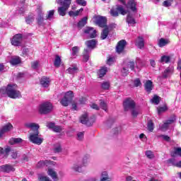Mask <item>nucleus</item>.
<instances>
[{
    "instance_id": "49",
    "label": "nucleus",
    "mask_w": 181,
    "mask_h": 181,
    "mask_svg": "<svg viewBox=\"0 0 181 181\" xmlns=\"http://www.w3.org/2000/svg\"><path fill=\"white\" fill-rule=\"evenodd\" d=\"M110 86V82L105 81V82L102 83L101 88H103V90H109Z\"/></svg>"
},
{
    "instance_id": "61",
    "label": "nucleus",
    "mask_w": 181,
    "mask_h": 181,
    "mask_svg": "<svg viewBox=\"0 0 181 181\" xmlns=\"http://www.w3.org/2000/svg\"><path fill=\"white\" fill-rule=\"evenodd\" d=\"M134 83L135 87H141V86H142V83H141V80H139V78L135 79Z\"/></svg>"
},
{
    "instance_id": "50",
    "label": "nucleus",
    "mask_w": 181,
    "mask_h": 181,
    "mask_svg": "<svg viewBox=\"0 0 181 181\" xmlns=\"http://www.w3.org/2000/svg\"><path fill=\"white\" fill-rule=\"evenodd\" d=\"M127 74H129V69H128L127 66H123L122 69V76H123V77H127Z\"/></svg>"
},
{
    "instance_id": "34",
    "label": "nucleus",
    "mask_w": 181,
    "mask_h": 181,
    "mask_svg": "<svg viewBox=\"0 0 181 181\" xmlns=\"http://www.w3.org/2000/svg\"><path fill=\"white\" fill-rule=\"evenodd\" d=\"M130 111H131V114H132V116L133 117V118H136V117H138V115H139V112H140L139 108L136 107V106H135Z\"/></svg>"
},
{
    "instance_id": "57",
    "label": "nucleus",
    "mask_w": 181,
    "mask_h": 181,
    "mask_svg": "<svg viewBox=\"0 0 181 181\" xmlns=\"http://www.w3.org/2000/svg\"><path fill=\"white\" fill-rule=\"evenodd\" d=\"M100 106L102 108V110H104V111H107V103L104 102L103 100L100 101Z\"/></svg>"
},
{
    "instance_id": "56",
    "label": "nucleus",
    "mask_w": 181,
    "mask_h": 181,
    "mask_svg": "<svg viewBox=\"0 0 181 181\" xmlns=\"http://www.w3.org/2000/svg\"><path fill=\"white\" fill-rule=\"evenodd\" d=\"M33 21H35L34 17L28 16L25 18V22H26V23H28V25H30V23H32L33 22Z\"/></svg>"
},
{
    "instance_id": "48",
    "label": "nucleus",
    "mask_w": 181,
    "mask_h": 181,
    "mask_svg": "<svg viewBox=\"0 0 181 181\" xmlns=\"http://www.w3.org/2000/svg\"><path fill=\"white\" fill-rule=\"evenodd\" d=\"M116 9L117 12H119V13H121V15H127V11L124 9V7L122 6H118Z\"/></svg>"
},
{
    "instance_id": "63",
    "label": "nucleus",
    "mask_w": 181,
    "mask_h": 181,
    "mask_svg": "<svg viewBox=\"0 0 181 181\" xmlns=\"http://www.w3.org/2000/svg\"><path fill=\"white\" fill-rule=\"evenodd\" d=\"M46 163H47V160H45V161H40V162L37 164V168H43V166H45V165H46Z\"/></svg>"
},
{
    "instance_id": "40",
    "label": "nucleus",
    "mask_w": 181,
    "mask_h": 181,
    "mask_svg": "<svg viewBox=\"0 0 181 181\" xmlns=\"http://www.w3.org/2000/svg\"><path fill=\"white\" fill-rule=\"evenodd\" d=\"M9 152H11V147L7 146V148L4 150V148L0 147V155H3V153H6V156H8Z\"/></svg>"
},
{
    "instance_id": "17",
    "label": "nucleus",
    "mask_w": 181,
    "mask_h": 181,
    "mask_svg": "<svg viewBox=\"0 0 181 181\" xmlns=\"http://www.w3.org/2000/svg\"><path fill=\"white\" fill-rule=\"evenodd\" d=\"M50 81H51L50 78L44 76V77L41 78V79L40 81V84L44 88H47L49 87V86H50Z\"/></svg>"
},
{
    "instance_id": "15",
    "label": "nucleus",
    "mask_w": 181,
    "mask_h": 181,
    "mask_svg": "<svg viewBox=\"0 0 181 181\" xmlns=\"http://www.w3.org/2000/svg\"><path fill=\"white\" fill-rule=\"evenodd\" d=\"M37 22L38 25H43V21H45V18H43V12L42 11V6H38L37 8Z\"/></svg>"
},
{
    "instance_id": "6",
    "label": "nucleus",
    "mask_w": 181,
    "mask_h": 181,
    "mask_svg": "<svg viewBox=\"0 0 181 181\" xmlns=\"http://www.w3.org/2000/svg\"><path fill=\"white\" fill-rule=\"evenodd\" d=\"M71 4V0H64L62 4V6L58 8V13L60 16H66L67 9L70 8Z\"/></svg>"
},
{
    "instance_id": "62",
    "label": "nucleus",
    "mask_w": 181,
    "mask_h": 181,
    "mask_svg": "<svg viewBox=\"0 0 181 181\" xmlns=\"http://www.w3.org/2000/svg\"><path fill=\"white\" fill-rule=\"evenodd\" d=\"M30 52H31V53H33V51H32V49H30L29 48H24L23 49V54H25L26 56H28V54H29Z\"/></svg>"
},
{
    "instance_id": "39",
    "label": "nucleus",
    "mask_w": 181,
    "mask_h": 181,
    "mask_svg": "<svg viewBox=\"0 0 181 181\" xmlns=\"http://www.w3.org/2000/svg\"><path fill=\"white\" fill-rule=\"evenodd\" d=\"M87 17L83 18L78 23V28H83L87 25Z\"/></svg>"
},
{
    "instance_id": "10",
    "label": "nucleus",
    "mask_w": 181,
    "mask_h": 181,
    "mask_svg": "<svg viewBox=\"0 0 181 181\" xmlns=\"http://www.w3.org/2000/svg\"><path fill=\"white\" fill-rule=\"evenodd\" d=\"M127 46V41L124 40H122L118 42L117 47H116V52L119 54H121L125 49V47Z\"/></svg>"
},
{
    "instance_id": "36",
    "label": "nucleus",
    "mask_w": 181,
    "mask_h": 181,
    "mask_svg": "<svg viewBox=\"0 0 181 181\" xmlns=\"http://www.w3.org/2000/svg\"><path fill=\"white\" fill-rule=\"evenodd\" d=\"M90 50L88 49H85L83 51V62L86 63V62H88V59H90Z\"/></svg>"
},
{
    "instance_id": "53",
    "label": "nucleus",
    "mask_w": 181,
    "mask_h": 181,
    "mask_svg": "<svg viewBox=\"0 0 181 181\" xmlns=\"http://www.w3.org/2000/svg\"><path fill=\"white\" fill-rule=\"evenodd\" d=\"M113 135H119L121 132V127H115L112 129Z\"/></svg>"
},
{
    "instance_id": "7",
    "label": "nucleus",
    "mask_w": 181,
    "mask_h": 181,
    "mask_svg": "<svg viewBox=\"0 0 181 181\" xmlns=\"http://www.w3.org/2000/svg\"><path fill=\"white\" fill-rule=\"evenodd\" d=\"M73 91L69 90L65 93L64 98L60 100V103L63 107H67L73 100Z\"/></svg>"
},
{
    "instance_id": "54",
    "label": "nucleus",
    "mask_w": 181,
    "mask_h": 181,
    "mask_svg": "<svg viewBox=\"0 0 181 181\" xmlns=\"http://www.w3.org/2000/svg\"><path fill=\"white\" fill-rule=\"evenodd\" d=\"M165 111H168V107L166 106H163L158 108V114H162V112H165Z\"/></svg>"
},
{
    "instance_id": "25",
    "label": "nucleus",
    "mask_w": 181,
    "mask_h": 181,
    "mask_svg": "<svg viewBox=\"0 0 181 181\" xmlns=\"http://www.w3.org/2000/svg\"><path fill=\"white\" fill-rule=\"evenodd\" d=\"M136 46L139 47V49H142L144 46H145V42L144 41V38L141 37H139L136 40Z\"/></svg>"
},
{
    "instance_id": "31",
    "label": "nucleus",
    "mask_w": 181,
    "mask_h": 181,
    "mask_svg": "<svg viewBox=\"0 0 181 181\" xmlns=\"http://www.w3.org/2000/svg\"><path fill=\"white\" fill-rule=\"evenodd\" d=\"M78 52H80V47L75 46L71 48V55L72 57H77V54H78Z\"/></svg>"
},
{
    "instance_id": "44",
    "label": "nucleus",
    "mask_w": 181,
    "mask_h": 181,
    "mask_svg": "<svg viewBox=\"0 0 181 181\" xmlns=\"http://www.w3.org/2000/svg\"><path fill=\"white\" fill-rule=\"evenodd\" d=\"M169 62H170V57L166 55L162 56L160 60V63H169Z\"/></svg>"
},
{
    "instance_id": "20",
    "label": "nucleus",
    "mask_w": 181,
    "mask_h": 181,
    "mask_svg": "<svg viewBox=\"0 0 181 181\" xmlns=\"http://www.w3.org/2000/svg\"><path fill=\"white\" fill-rule=\"evenodd\" d=\"M99 181H112V179L110 177L107 171H102Z\"/></svg>"
},
{
    "instance_id": "47",
    "label": "nucleus",
    "mask_w": 181,
    "mask_h": 181,
    "mask_svg": "<svg viewBox=\"0 0 181 181\" xmlns=\"http://www.w3.org/2000/svg\"><path fill=\"white\" fill-rule=\"evenodd\" d=\"M53 16H54V10H50L49 11H48L46 19H47L48 21H52V19H53Z\"/></svg>"
},
{
    "instance_id": "11",
    "label": "nucleus",
    "mask_w": 181,
    "mask_h": 181,
    "mask_svg": "<svg viewBox=\"0 0 181 181\" xmlns=\"http://www.w3.org/2000/svg\"><path fill=\"white\" fill-rule=\"evenodd\" d=\"M47 128L52 129L54 132H63L64 129L62 126L56 125L53 122H49L47 124Z\"/></svg>"
},
{
    "instance_id": "24",
    "label": "nucleus",
    "mask_w": 181,
    "mask_h": 181,
    "mask_svg": "<svg viewBox=\"0 0 181 181\" xmlns=\"http://www.w3.org/2000/svg\"><path fill=\"white\" fill-rule=\"evenodd\" d=\"M109 33H110V28L108 27H105L101 33L100 39L102 40H105V39H107Z\"/></svg>"
},
{
    "instance_id": "4",
    "label": "nucleus",
    "mask_w": 181,
    "mask_h": 181,
    "mask_svg": "<svg viewBox=\"0 0 181 181\" xmlns=\"http://www.w3.org/2000/svg\"><path fill=\"white\" fill-rule=\"evenodd\" d=\"M53 110V105L50 102H44L41 103L39 106V112L46 115V114H49Z\"/></svg>"
},
{
    "instance_id": "42",
    "label": "nucleus",
    "mask_w": 181,
    "mask_h": 181,
    "mask_svg": "<svg viewBox=\"0 0 181 181\" xmlns=\"http://www.w3.org/2000/svg\"><path fill=\"white\" fill-rule=\"evenodd\" d=\"M151 102L156 105H158L160 103V98L158 95H154L153 98L151 100Z\"/></svg>"
},
{
    "instance_id": "35",
    "label": "nucleus",
    "mask_w": 181,
    "mask_h": 181,
    "mask_svg": "<svg viewBox=\"0 0 181 181\" xmlns=\"http://www.w3.org/2000/svg\"><path fill=\"white\" fill-rule=\"evenodd\" d=\"M66 71L69 74H76V73L78 72V68H77V66H72L71 67H69Z\"/></svg>"
},
{
    "instance_id": "26",
    "label": "nucleus",
    "mask_w": 181,
    "mask_h": 181,
    "mask_svg": "<svg viewBox=\"0 0 181 181\" xmlns=\"http://www.w3.org/2000/svg\"><path fill=\"white\" fill-rule=\"evenodd\" d=\"M171 156H173V158H176V156L181 157V148L180 147H175L173 152L171 153Z\"/></svg>"
},
{
    "instance_id": "46",
    "label": "nucleus",
    "mask_w": 181,
    "mask_h": 181,
    "mask_svg": "<svg viewBox=\"0 0 181 181\" xmlns=\"http://www.w3.org/2000/svg\"><path fill=\"white\" fill-rule=\"evenodd\" d=\"M175 0H165L163 3V6H165V8H169V6H172V4H173V1Z\"/></svg>"
},
{
    "instance_id": "18",
    "label": "nucleus",
    "mask_w": 181,
    "mask_h": 181,
    "mask_svg": "<svg viewBox=\"0 0 181 181\" xmlns=\"http://www.w3.org/2000/svg\"><path fill=\"white\" fill-rule=\"evenodd\" d=\"M83 32L84 33L90 35V37H91V39H94V37L97 36V32H95L93 28L88 27L83 30Z\"/></svg>"
},
{
    "instance_id": "3",
    "label": "nucleus",
    "mask_w": 181,
    "mask_h": 181,
    "mask_svg": "<svg viewBox=\"0 0 181 181\" xmlns=\"http://www.w3.org/2000/svg\"><path fill=\"white\" fill-rule=\"evenodd\" d=\"M24 127L27 129H30V136H39V124L31 122H26L24 123Z\"/></svg>"
},
{
    "instance_id": "14",
    "label": "nucleus",
    "mask_w": 181,
    "mask_h": 181,
    "mask_svg": "<svg viewBox=\"0 0 181 181\" xmlns=\"http://www.w3.org/2000/svg\"><path fill=\"white\" fill-rule=\"evenodd\" d=\"M96 24L100 26V28H108L107 26V18L103 16L96 17Z\"/></svg>"
},
{
    "instance_id": "9",
    "label": "nucleus",
    "mask_w": 181,
    "mask_h": 181,
    "mask_svg": "<svg viewBox=\"0 0 181 181\" xmlns=\"http://www.w3.org/2000/svg\"><path fill=\"white\" fill-rule=\"evenodd\" d=\"M23 37L22 34H16L11 40V45L13 46H21Z\"/></svg>"
},
{
    "instance_id": "30",
    "label": "nucleus",
    "mask_w": 181,
    "mask_h": 181,
    "mask_svg": "<svg viewBox=\"0 0 181 181\" xmlns=\"http://www.w3.org/2000/svg\"><path fill=\"white\" fill-rule=\"evenodd\" d=\"M124 67H126V69H127L128 70L129 69H130V70L134 71L135 69V62L129 61L124 64Z\"/></svg>"
},
{
    "instance_id": "1",
    "label": "nucleus",
    "mask_w": 181,
    "mask_h": 181,
    "mask_svg": "<svg viewBox=\"0 0 181 181\" xmlns=\"http://www.w3.org/2000/svg\"><path fill=\"white\" fill-rule=\"evenodd\" d=\"M0 94L1 95H8L10 98H21L22 95L18 90V86L16 84H8L7 87H3L0 89Z\"/></svg>"
},
{
    "instance_id": "52",
    "label": "nucleus",
    "mask_w": 181,
    "mask_h": 181,
    "mask_svg": "<svg viewBox=\"0 0 181 181\" xmlns=\"http://www.w3.org/2000/svg\"><path fill=\"white\" fill-rule=\"evenodd\" d=\"M61 151H62V145H60V144L55 145L54 147V152L55 153H59Z\"/></svg>"
},
{
    "instance_id": "5",
    "label": "nucleus",
    "mask_w": 181,
    "mask_h": 181,
    "mask_svg": "<svg viewBox=\"0 0 181 181\" xmlns=\"http://www.w3.org/2000/svg\"><path fill=\"white\" fill-rule=\"evenodd\" d=\"M135 107H136V103H135V101L131 98L125 99L123 102V107L125 112L131 111L133 108H135Z\"/></svg>"
},
{
    "instance_id": "37",
    "label": "nucleus",
    "mask_w": 181,
    "mask_h": 181,
    "mask_svg": "<svg viewBox=\"0 0 181 181\" xmlns=\"http://www.w3.org/2000/svg\"><path fill=\"white\" fill-rule=\"evenodd\" d=\"M166 45H169L168 40H165L164 38H160L158 41V46L159 47H163L166 46Z\"/></svg>"
},
{
    "instance_id": "22",
    "label": "nucleus",
    "mask_w": 181,
    "mask_h": 181,
    "mask_svg": "<svg viewBox=\"0 0 181 181\" xmlns=\"http://www.w3.org/2000/svg\"><path fill=\"white\" fill-rule=\"evenodd\" d=\"M127 8L131 9L132 12H136V3L135 2V0L129 1Z\"/></svg>"
},
{
    "instance_id": "28",
    "label": "nucleus",
    "mask_w": 181,
    "mask_h": 181,
    "mask_svg": "<svg viewBox=\"0 0 181 181\" xmlns=\"http://www.w3.org/2000/svg\"><path fill=\"white\" fill-rule=\"evenodd\" d=\"M47 173L49 176H50L52 179H53V180H56V179H57V173H56V171H54V170H53L52 168H49Z\"/></svg>"
},
{
    "instance_id": "33",
    "label": "nucleus",
    "mask_w": 181,
    "mask_h": 181,
    "mask_svg": "<svg viewBox=\"0 0 181 181\" xmlns=\"http://www.w3.org/2000/svg\"><path fill=\"white\" fill-rule=\"evenodd\" d=\"M11 64L13 66H16V64H19L21 63V57H13L10 60Z\"/></svg>"
},
{
    "instance_id": "43",
    "label": "nucleus",
    "mask_w": 181,
    "mask_h": 181,
    "mask_svg": "<svg viewBox=\"0 0 181 181\" xmlns=\"http://www.w3.org/2000/svg\"><path fill=\"white\" fill-rule=\"evenodd\" d=\"M146 156L148 159H154L155 158V153H153L152 151L148 150L146 151Z\"/></svg>"
},
{
    "instance_id": "38",
    "label": "nucleus",
    "mask_w": 181,
    "mask_h": 181,
    "mask_svg": "<svg viewBox=\"0 0 181 181\" xmlns=\"http://www.w3.org/2000/svg\"><path fill=\"white\" fill-rule=\"evenodd\" d=\"M60 64H62V58H60L59 55H56L54 66L56 67H60Z\"/></svg>"
},
{
    "instance_id": "64",
    "label": "nucleus",
    "mask_w": 181,
    "mask_h": 181,
    "mask_svg": "<svg viewBox=\"0 0 181 181\" xmlns=\"http://www.w3.org/2000/svg\"><path fill=\"white\" fill-rule=\"evenodd\" d=\"M11 158L13 159H16V158H18V151L11 150Z\"/></svg>"
},
{
    "instance_id": "58",
    "label": "nucleus",
    "mask_w": 181,
    "mask_h": 181,
    "mask_svg": "<svg viewBox=\"0 0 181 181\" xmlns=\"http://www.w3.org/2000/svg\"><path fill=\"white\" fill-rule=\"evenodd\" d=\"M31 67H32V69H36L37 67H39V62L34 61V62H31Z\"/></svg>"
},
{
    "instance_id": "13",
    "label": "nucleus",
    "mask_w": 181,
    "mask_h": 181,
    "mask_svg": "<svg viewBox=\"0 0 181 181\" xmlns=\"http://www.w3.org/2000/svg\"><path fill=\"white\" fill-rule=\"evenodd\" d=\"M13 129V126L11 123H7L6 124L4 125L0 129V136H2L4 134H6V132H9V131H12Z\"/></svg>"
},
{
    "instance_id": "41",
    "label": "nucleus",
    "mask_w": 181,
    "mask_h": 181,
    "mask_svg": "<svg viewBox=\"0 0 181 181\" xmlns=\"http://www.w3.org/2000/svg\"><path fill=\"white\" fill-rule=\"evenodd\" d=\"M22 142V139L21 138H11L9 141L10 145H15V144H21Z\"/></svg>"
},
{
    "instance_id": "27",
    "label": "nucleus",
    "mask_w": 181,
    "mask_h": 181,
    "mask_svg": "<svg viewBox=\"0 0 181 181\" xmlns=\"http://www.w3.org/2000/svg\"><path fill=\"white\" fill-rule=\"evenodd\" d=\"M86 45L88 49H94L97 45V41L95 40H88L86 42Z\"/></svg>"
},
{
    "instance_id": "59",
    "label": "nucleus",
    "mask_w": 181,
    "mask_h": 181,
    "mask_svg": "<svg viewBox=\"0 0 181 181\" xmlns=\"http://www.w3.org/2000/svg\"><path fill=\"white\" fill-rule=\"evenodd\" d=\"M76 4H78V5H81V6H86V5H87V1H86V0H76Z\"/></svg>"
},
{
    "instance_id": "45",
    "label": "nucleus",
    "mask_w": 181,
    "mask_h": 181,
    "mask_svg": "<svg viewBox=\"0 0 181 181\" xmlns=\"http://www.w3.org/2000/svg\"><path fill=\"white\" fill-rule=\"evenodd\" d=\"M107 74V67H102L99 71V77L101 78Z\"/></svg>"
},
{
    "instance_id": "2",
    "label": "nucleus",
    "mask_w": 181,
    "mask_h": 181,
    "mask_svg": "<svg viewBox=\"0 0 181 181\" xmlns=\"http://www.w3.org/2000/svg\"><path fill=\"white\" fill-rule=\"evenodd\" d=\"M90 160V155H86L83 157L81 160L75 163L73 166L71 167V170H74L75 172H78L81 173L83 172V168L87 166L88 165V160Z\"/></svg>"
},
{
    "instance_id": "8",
    "label": "nucleus",
    "mask_w": 181,
    "mask_h": 181,
    "mask_svg": "<svg viewBox=\"0 0 181 181\" xmlns=\"http://www.w3.org/2000/svg\"><path fill=\"white\" fill-rule=\"evenodd\" d=\"M81 124H84L87 125V127H91L93 124H94V119L88 118V115L84 114L81 117Z\"/></svg>"
},
{
    "instance_id": "32",
    "label": "nucleus",
    "mask_w": 181,
    "mask_h": 181,
    "mask_svg": "<svg viewBox=\"0 0 181 181\" xmlns=\"http://www.w3.org/2000/svg\"><path fill=\"white\" fill-rule=\"evenodd\" d=\"M168 163H171L173 166H176L177 168H181V160L176 162L175 158H170L168 160Z\"/></svg>"
},
{
    "instance_id": "29",
    "label": "nucleus",
    "mask_w": 181,
    "mask_h": 181,
    "mask_svg": "<svg viewBox=\"0 0 181 181\" xmlns=\"http://www.w3.org/2000/svg\"><path fill=\"white\" fill-rule=\"evenodd\" d=\"M152 85L153 83L151 80H148L144 84L145 90L147 93H151V91H152Z\"/></svg>"
},
{
    "instance_id": "23",
    "label": "nucleus",
    "mask_w": 181,
    "mask_h": 181,
    "mask_svg": "<svg viewBox=\"0 0 181 181\" xmlns=\"http://www.w3.org/2000/svg\"><path fill=\"white\" fill-rule=\"evenodd\" d=\"M127 23H128V25H132V26H134V25L136 23V21H135V18H134L132 13H129V14L127 15Z\"/></svg>"
},
{
    "instance_id": "21",
    "label": "nucleus",
    "mask_w": 181,
    "mask_h": 181,
    "mask_svg": "<svg viewBox=\"0 0 181 181\" xmlns=\"http://www.w3.org/2000/svg\"><path fill=\"white\" fill-rule=\"evenodd\" d=\"M173 73V67L168 66L163 72V78H168V77L170 76Z\"/></svg>"
},
{
    "instance_id": "16",
    "label": "nucleus",
    "mask_w": 181,
    "mask_h": 181,
    "mask_svg": "<svg viewBox=\"0 0 181 181\" xmlns=\"http://www.w3.org/2000/svg\"><path fill=\"white\" fill-rule=\"evenodd\" d=\"M0 170L1 172H6V173H9V172H15V168L9 164H6L0 166Z\"/></svg>"
},
{
    "instance_id": "19",
    "label": "nucleus",
    "mask_w": 181,
    "mask_h": 181,
    "mask_svg": "<svg viewBox=\"0 0 181 181\" xmlns=\"http://www.w3.org/2000/svg\"><path fill=\"white\" fill-rule=\"evenodd\" d=\"M29 141L33 142V144H35L36 145H41L43 142V138L39 136H30Z\"/></svg>"
},
{
    "instance_id": "60",
    "label": "nucleus",
    "mask_w": 181,
    "mask_h": 181,
    "mask_svg": "<svg viewBox=\"0 0 181 181\" xmlns=\"http://www.w3.org/2000/svg\"><path fill=\"white\" fill-rule=\"evenodd\" d=\"M110 15H111L112 16H114V17L118 16V11H117V10H115V9H114V8H112V9L110 10Z\"/></svg>"
},
{
    "instance_id": "51",
    "label": "nucleus",
    "mask_w": 181,
    "mask_h": 181,
    "mask_svg": "<svg viewBox=\"0 0 181 181\" xmlns=\"http://www.w3.org/2000/svg\"><path fill=\"white\" fill-rule=\"evenodd\" d=\"M38 180H40V181H52V180H50V178L49 177L44 176L42 175H38Z\"/></svg>"
},
{
    "instance_id": "55",
    "label": "nucleus",
    "mask_w": 181,
    "mask_h": 181,
    "mask_svg": "<svg viewBox=\"0 0 181 181\" xmlns=\"http://www.w3.org/2000/svg\"><path fill=\"white\" fill-rule=\"evenodd\" d=\"M147 128L148 131H150V132H152V131H153V123L151 121L148 122Z\"/></svg>"
},
{
    "instance_id": "12",
    "label": "nucleus",
    "mask_w": 181,
    "mask_h": 181,
    "mask_svg": "<svg viewBox=\"0 0 181 181\" xmlns=\"http://www.w3.org/2000/svg\"><path fill=\"white\" fill-rule=\"evenodd\" d=\"M176 121L175 118H172L168 120H166L161 126H160V129L161 131H168V128Z\"/></svg>"
}]
</instances>
